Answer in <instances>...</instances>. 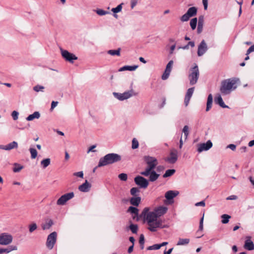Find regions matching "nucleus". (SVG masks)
<instances>
[{
	"instance_id": "nucleus-50",
	"label": "nucleus",
	"mask_w": 254,
	"mask_h": 254,
	"mask_svg": "<svg viewBox=\"0 0 254 254\" xmlns=\"http://www.w3.org/2000/svg\"><path fill=\"white\" fill-rule=\"evenodd\" d=\"M19 113L16 111H13L11 113V116L14 120H17L18 118Z\"/></svg>"
},
{
	"instance_id": "nucleus-12",
	"label": "nucleus",
	"mask_w": 254,
	"mask_h": 254,
	"mask_svg": "<svg viewBox=\"0 0 254 254\" xmlns=\"http://www.w3.org/2000/svg\"><path fill=\"white\" fill-rule=\"evenodd\" d=\"M178 160V151L175 149L171 150L169 155L165 160L170 164H174Z\"/></svg>"
},
{
	"instance_id": "nucleus-55",
	"label": "nucleus",
	"mask_w": 254,
	"mask_h": 254,
	"mask_svg": "<svg viewBox=\"0 0 254 254\" xmlns=\"http://www.w3.org/2000/svg\"><path fill=\"white\" fill-rule=\"evenodd\" d=\"M139 244H144V237L143 234H141L139 240Z\"/></svg>"
},
{
	"instance_id": "nucleus-14",
	"label": "nucleus",
	"mask_w": 254,
	"mask_h": 254,
	"mask_svg": "<svg viewBox=\"0 0 254 254\" xmlns=\"http://www.w3.org/2000/svg\"><path fill=\"white\" fill-rule=\"evenodd\" d=\"M207 50V45L204 40H202L198 46L197 55L199 57L202 56Z\"/></svg>"
},
{
	"instance_id": "nucleus-53",
	"label": "nucleus",
	"mask_w": 254,
	"mask_h": 254,
	"mask_svg": "<svg viewBox=\"0 0 254 254\" xmlns=\"http://www.w3.org/2000/svg\"><path fill=\"white\" fill-rule=\"evenodd\" d=\"M74 176L78 177L81 178L83 177V173L82 171H80L73 173Z\"/></svg>"
},
{
	"instance_id": "nucleus-59",
	"label": "nucleus",
	"mask_w": 254,
	"mask_h": 254,
	"mask_svg": "<svg viewBox=\"0 0 254 254\" xmlns=\"http://www.w3.org/2000/svg\"><path fill=\"white\" fill-rule=\"evenodd\" d=\"M4 253H9L8 248H0V254Z\"/></svg>"
},
{
	"instance_id": "nucleus-38",
	"label": "nucleus",
	"mask_w": 254,
	"mask_h": 254,
	"mask_svg": "<svg viewBox=\"0 0 254 254\" xmlns=\"http://www.w3.org/2000/svg\"><path fill=\"white\" fill-rule=\"evenodd\" d=\"M29 151L31 154V158L35 159L37 156V151L35 148H30Z\"/></svg>"
},
{
	"instance_id": "nucleus-15",
	"label": "nucleus",
	"mask_w": 254,
	"mask_h": 254,
	"mask_svg": "<svg viewBox=\"0 0 254 254\" xmlns=\"http://www.w3.org/2000/svg\"><path fill=\"white\" fill-rule=\"evenodd\" d=\"M168 210V208L164 206H160L154 209V212L158 217H159L165 214Z\"/></svg>"
},
{
	"instance_id": "nucleus-36",
	"label": "nucleus",
	"mask_w": 254,
	"mask_h": 254,
	"mask_svg": "<svg viewBox=\"0 0 254 254\" xmlns=\"http://www.w3.org/2000/svg\"><path fill=\"white\" fill-rule=\"evenodd\" d=\"M123 4H124L123 3H121V4L118 5L116 7L112 8L111 9V11L114 13H117L120 12V11H121V10L122 9Z\"/></svg>"
},
{
	"instance_id": "nucleus-31",
	"label": "nucleus",
	"mask_w": 254,
	"mask_h": 254,
	"mask_svg": "<svg viewBox=\"0 0 254 254\" xmlns=\"http://www.w3.org/2000/svg\"><path fill=\"white\" fill-rule=\"evenodd\" d=\"M51 163V159L50 158L44 159L41 161V165L43 168L45 169Z\"/></svg>"
},
{
	"instance_id": "nucleus-46",
	"label": "nucleus",
	"mask_w": 254,
	"mask_h": 254,
	"mask_svg": "<svg viewBox=\"0 0 254 254\" xmlns=\"http://www.w3.org/2000/svg\"><path fill=\"white\" fill-rule=\"evenodd\" d=\"M139 190L137 188H132L130 189V192L132 195H136V193L139 192Z\"/></svg>"
},
{
	"instance_id": "nucleus-18",
	"label": "nucleus",
	"mask_w": 254,
	"mask_h": 254,
	"mask_svg": "<svg viewBox=\"0 0 254 254\" xmlns=\"http://www.w3.org/2000/svg\"><path fill=\"white\" fill-rule=\"evenodd\" d=\"M250 237H247V239L246 240L244 245V248L249 251L254 250V244L250 240Z\"/></svg>"
},
{
	"instance_id": "nucleus-24",
	"label": "nucleus",
	"mask_w": 254,
	"mask_h": 254,
	"mask_svg": "<svg viewBox=\"0 0 254 254\" xmlns=\"http://www.w3.org/2000/svg\"><path fill=\"white\" fill-rule=\"evenodd\" d=\"M212 102H213V97L212 94H210L207 97V103H206V111L208 112L210 110V109L212 107Z\"/></svg>"
},
{
	"instance_id": "nucleus-3",
	"label": "nucleus",
	"mask_w": 254,
	"mask_h": 254,
	"mask_svg": "<svg viewBox=\"0 0 254 254\" xmlns=\"http://www.w3.org/2000/svg\"><path fill=\"white\" fill-rule=\"evenodd\" d=\"M237 80L234 78H229L221 82L220 91L222 95L229 94L233 90L237 88Z\"/></svg>"
},
{
	"instance_id": "nucleus-32",
	"label": "nucleus",
	"mask_w": 254,
	"mask_h": 254,
	"mask_svg": "<svg viewBox=\"0 0 254 254\" xmlns=\"http://www.w3.org/2000/svg\"><path fill=\"white\" fill-rule=\"evenodd\" d=\"M176 171L175 169H168L167 171H166L165 174L163 175V177L164 178H166L167 177H169L172 176L174 174Z\"/></svg>"
},
{
	"instance_id": "nucleus-47",
	"label": "nucleus",
	"mask_w": 254,
	"mask_h": 254,
	"mask_svg": "<svg viewBox=\"0 0 254 254\" xmlns=\"http://www.w3.org/2000/svg\"><path fill=\"white\" fill-rule=\"evenodd\" d=\"M183 132L186 136V138H187L189 133V127L188 126H185L184 127V128L183 129Z\"/></svg>"
},
{
	"instance_id": "nucleus-10",
	"label": "nucleus",
	"mask_w": 254,
	"mask_h": 254,
	"mask_svg": "<svg viewBox=\"0 0 254 254\" xmlns=\"http://www.w3.org/2000/svg\"><path fill=\"white\" fill-rule=\"evenodd\" d=\"M57 234L56 232L51 233L47 238L46 246L48 249L51 250L53 248L57 240Z\"/></svg>"
},
{
	"instance_id": "nucleus-19",
	"label": "nucleus",
	"mask_w": 254,
	"mask_h": 254,
	"mask_svg": "<svg viewBox=\"0 0 254 254\" xmlns=\"http://www.w3.org/2000/svg\"><path fill=\"white\" fill-rule=\"evenodd\" d=\"M178 194L179 192L178 191L169 190L166 192L165 196L167 200H170L175 197Z\"/></svg>"
},
{
	"instance_id": "nucleus-1",
	"label": "nucleus",
	"mask_w": 254,
	"mask_h": 254,
	"mask_svg": "<svg viewBox=\"0 0 254 254\" xmlns=\"http://www.w3.org/2000/svg\"><path fill=\"white\" fill-rule=\"evenodd\" d=\"M144 160L147 166L144 171L141 172L140 174L144 176L149 177V181L155 182L160 176V174L154 171L158 164V160L155 157L150 156H144Z\"/></svg>"
},
{
	"instance_id": "nucleus-17",
	"label": "nucleus",
	"mask_w": 254,
	"mask_h": 254,
	"mask_svg": "<svg viewBox=\"0 0 254 254\" xmlns=\"http://www.w3.org/2000/svg\"><path fill=\"white\" fill-rule=\"evenodd\" d=\"M194 87H191L188 89V90H187L184 100V103L186 107L188 106V105H189L190 100L194 92Z\"/></svg>"
},
{
	"instance_id": "nucleus-44",
	"label": "nucleus",
	"mask_w": 254,
	"mask_h": 254,
	"mask_svg": "<svg viewBox=\"0 0 254 254\" xmlns=\"http://www.w3.org/2000/svg\"><path fill=\"white\" fill-rule=\"evenodd\" d=\"M160 249L159 244H155L152 246H149L147 248V250H159Z\"/></svg>"
},
{
	"instance_id": "nucleus-22",
	"label": "nucleus",
	"mask_w": 254,
	"mask_h": 254,
	"mask_svg": "<svg viewBox=\"0 0 254 254\" xmlns=\"http://www.w3.org/2000/svg\"><path fill=\"white\" fill-rule=\"evenodd\" d=\"M40 117V114L39 112L36 111L34 112L32 114L29 115L26 118V120L27 121H31L34 120V119H38Z\"/></svg>"
},
{
	"instance_id": "nucleus-27",
	"label": "nucleus",
	"mask_w": 254,
	"mask_h": 254,
	"mask_svg": "<svg viewBox=\"0 0 254 254\" xmlns=\"http://www.w3.org/2000/svg\"><path fill=\"white\" fill-rule=\"evenodd\" d=\"M121 49L120 48H118L117 50H110L107 51V53L111 56H120L121 55Z\"/></svg>"
},
{
	"instance_id": "nucleus-6",
	"label": "nucleus",
	"mask_w": 254,
	"mask_h": 254,
	"mask_svg": "<svg viewBox=\"0 0 254 254\" xmlns=\"http://www.w3.org/2000/svg\"><path fill=\"white\" fill-rule=\"evenodd\" d=\"M113 94L114 96L120 101L127 100L136 95L133 89L125 91L123 93L114 92Z\"/></svg>"
},
{
	"instance_id": "nucleus-54",
	"label": "nucleus",
	"mask_w": 254,
	"mask_h": 254,
	"mask_svg": "<svg viewBox=\"0 0 254 254\" xmlns=\"http://www.w3.org/2000/svg\"><path fill=\"white\" fill-rule=\"evenodd\" d=\"M8 250L9 253L12 251H16L17 250V247L16 246H10L9 247H8Z\"/></svg>"
},
{
	"instance_id": "nucleus-34",
	"label": "nucleus",
	"mask_w": 254,
	"mask_h": 254,
	"mask_svg": "<svg viewBox=\"0 0 254 254\" xmlns=\"http://www.w3.org/2000/svg\"><path fill=\"white\" fill-rule=\"evenodd\" d=\"M222 219L221 222L223 224H227L229 222L231 216L228 214H223L221 216Z\"/></svg>"
},
{
	"instance_id": "nucleus-23",
	"label": "nucleus",
	"mask_w": 254,
	"mask_h": 254,
	"mask_svg": "<svg viewBox=\"0 0 254 254\" xmlns=\"http://www.w3.org/2000/svg\"><path fill=\"white\" fill-rule=\"evenodd\" d=\"M129 202L131 205L137 206L141 202V197L140 196L132 197L130 198Z\"/></svg>"
},
{
	"instance_id": "nucleus-57",
	"label": "nucleus",
	"mask_w": 254,
	"mask_h": 254,
	"mask_svg": "<svg viewBox=\"0 0 254 254\" xmlns=\"http://www.w3.org/2000/svg\"><path fill=\"white\" fill-rule=\"evenodd\" d=\"M203 216L202 217V218H201L200 220V222H199V229L200 230V231H202L203 230Z\"/></svg>"
},
{
	"instance_id": "nucleus-26",
	"label": "nucleus",
	"mask_w": 254,
	"mask_h": 254,
	"mask_svg": "<svg viewBox=\"0 0 254 254\" xmlns=\"http://www.w3.org/2000/svg\"><path fill=\"white\" fill-rule=\"evenodd\" d=\"M138 209L133 206H129L127 209V212L130 213L132 214H134L133 218L135 219V217H137L138 214Z\"/></svg>"
},
{
	"instance_id": "nucleus-20",
	"label": "nucleus",
	"mask_w": 254,
	"mask_h": 254,
	"mask_svg": "<svg viewBox=\"0 0 254 254\" xmlns=\"http://www.w3.org/2000/svg\"><path fill=\"white\" fill-rule=\"evenodd\" d=\"M90 188L91 185L86 180L84 183L79 186L78 189L80 191L85 192H88Z\"/></svg>"
},
{
	"instance_id": "nucleus-62",
	"label": "nucleus",
	"mask_w": 254,
	"mask_h": 254,
	"mask_svg": "<svg viewBox=\"0 0 254 254\" xmlns=\"http://www.w3.org/2000/svg\"><path fill=\"white\" fill-rule=\"evenodd\" d=\"M205 202L204 201H201L197 202L195 204V205L196 206H201L204 207L205 206Z\"/></svg>"
},
{
	"instance_id": "nucleus-8",
	"label": "nucleus",
	"mask_w": 254,
	"mask_h": 254,
	"mask_svg": "<svg viewBox=\"0 0 254 254\" xmlns=\"http://www.w3.org/2000/svg\"><path fill=\"white\" fill-rule=\"evenodd\" d=\"M62 57L67 62L73 63L74 60L77 59V57L72 53L69 52L68 51L60 49Z\"/></svg>"
},
{
	"instance_id": "nucleus-40",
	"label": "nucleus",
	"mask_w": 254,
	"mask_h": 254,
	"mask_svg": "<svg viewBox=\"0 0 254 254\" xmlns=\"http://www.w3.org/2000/svg\"><path fill=\"white\" fill-rule=\"evenodd\" d=\"M173 64V61H170L169 62V63L167 64L165 70L167 71H169V72H171Z\"/></svg>"
},
{
	"instance_id": "nucleus-25",
	"label": "nucleus",
	"mask_w": 254,
	"mask_h": 254,
	"mask_svg": "<svg viewBox=\"0 0 254 254\" xmlns=\"http://www.w3.org/2000/svg\"><path fill=\"white\" fill-rule=\"evenodd\" d=\"M215 101L216 102V104H218V105H220V106H221V107L223 108H228V106L226 105L223 101V99L221 97V96L219 95L215 99Z\"/></svg>"
},
{
	"instance_id": "nucleus-63",
	"label": "nucleus",
	"mask_w": 254,
	"mask_h": 254,
	"mask_svg": "<svg viewBox=\"0 0 254 254\" xmlns=\"http://www.w3.org/2000/svg\"><path fill=\"white\" fill-rule=\"evenodd\" d=\"M157 171L158 172H161L164 170V167L163 166H158L156 168Z\"/></svg>"
},
{
	"instance_id": "nucleus-5",
	"label": "nucleus",
	"mask_w": 254,
	"mask_h": 254,
	"mask_svg": "<svg viewBox=\"0 0 254 254\" xmlns=\"http://www.w3.org/2000/svg\"><path fill=\"white\" fill-rule=\"evenodd\" d=\"M199 75L198 67L197 65L195 64L193 67L190 69V73L189 74V79L190 85H194L197 82Z\"/></svg>"
},
{
	"instance_id": "nucleus-43",
	"label": "nucleus",
	"mask_w": 254,
	"mask_h": 254,
	"mask_svg": "<svg viewBox=\"0 0 254 254\" xmlns=\"http://www.w3.org/2000/svg\"><path fill=\"white\" fill-rule=\"evenodd\" d=\"M119 178L123 181H126L127 179V175L125 173H121L118 176Z\"/></svg>"
},
{
	"instance_id": "nucleus-45",
	"label": "nucleus",
	"mask_w": 254,
	"mask_h": 254,
	"mask_svg": "<svg viewBox=\"0 0 254 254\" xmlns=\"http://www.w3.org/2000/svg\"><path fill=\"white\" fill-rule=\"evenodd\" d=\"M45 88L43 86L37 85L33 87V90L36 92L43 91V90Z\"/></svg>"
},
{
	"instance_id": "nucleus-2",
	"label": "nucleus",
	"mask_w": 254,
	"mask_h": 254,
	"mask_svg": "<svg viewBox=\"0 0 254 254\" xmlns=\"http://www.w3.org/2000/svg\"><path fill=\"white\" fill-rule=\"evenodd\" d=\"M142 214L148 225V229L151 232H155L158 228H163L162 221L153 211H149V208H145Z\"/></svg>"
},
{
	"instance_id": "nucleus-52",
	"label": "nucleus",
	"mask_w": 254,
	"mask_h": 254,
	"mask_svg": "<svg viewBox=\"0 0 254 254\" xmlns=\"http://www.w3.org/2000/svg\"><path fill=\"white\" fill-rule=\"evenodd\" d=\"M137 2L138 0H130V7L131 9H133L135 7Z\"/></svg>"
},
{
	"instance_id": "nucleus-30",
	"label": "nucleus",
	"mask_w": 254,
	"mask_h": 254,
	"mask_svg": "<svg viewBox=\"0 0 254 254\" xmlns=\"http://www.w3.org/2000/svg\"><path fill=\"white\" fill-rule=\"evenodd\" d=\"M23 168V166L21 165L20 164L15 163L13 164V171L14 173L19 172Z\"/></svg>"
},
{
	"instance_id": "nucleus-42",
	"label": "nucleus",
	"mask_w": 254,
	"mask_h": 254,
	"mask_svg": "<svg viewBox=\"0 0 254 254\" xmlns=\"http://www.w3.org/2000/svg\"><path fill=\"white\" fill-rule=\"evenodd\" d=\"M129 229L133 233L136 234L138 230V227L137 225L132 224L129 226Z\"/></svg>"
},
{
	"instance_id": "nucleus-21",
	"label": "nucleus",
	"mask_w": 254,
	"mask_h": 254,
	"mask_svg": "<svg viewBox=\"0 0 254 254\" xmlns=\"http://www.w3.org/2000/svg\"><path fill=\"white\" fill-rule=\"evenodd\" d=\"M138 66L137 65H125L121 67L119 69V71H123L125 70L134 71L138 68Z\"/></svg>"
},
{
	"instance_id": "nucleus-41",
	"label": "nucleus",
	"mask_w": 254,
	"mask_h": 254,
	"mask_svg": "<svg viewBox=\"0 0 254 254\" xmlns=\"http://www.w3.org/2000/svg\"><path fill=\"white\" fill-rule=\"evenodd\" d=\"M37 228V224L35 223H33L29 226V231L30 233H32Z\"/></svg>"
},
{
	"instance_id": "nucleus-9",
	"label": "nucleus",
	"mask_w": 254,
	"mask_h": 254,
	"mask_svg": "<svg viewBox=\"0 0 254 254\" xmlns=\"http://www.w3.org/2000/svg\"><path fill=\"white\" fill-rule=\"evenodd\" d=\"M74 196L73 192L65 193L62 195L57 200V204L58 205H64L69 200L72 199Z\"/></svg>"
},
{
	"instance_id": "nucleus-64",
	"label": "nucleus",
	"mask_w": 254,
	"mask_h": 254,
	"mask_svg": "<svg viewBox=\"0 0 254 254\" xmlns=\"http://www.w3.org/2000/svg\"><path fill=\"white\" fill-rule=\"evenodd\" d=\"M237 198V196L235 195H230L227 198V200H235Z\"/></svg>"
},
{
	"instance_id": "nucleus-58",
	"label": "nucleus",
	"mask_w": 254,
	"mask_h": 254,
	"mask_svg": "<svg viewBox=\"0 0 254 254\" xmlns=\"http://www.w3.org/2000/svg\"><path fill=\"white\" fill-rule=\"evenodd\" d=\"M202 3L204 6V9L206 10L208 7V0H202Z\"/></svg>"
},
{
	"instance_id": "nucleus-37",
	"label": "nucleus",
	"mask_w": 254,
	"mask_h": 254,
	"mask_svg": "<svg viewBox=\"0 0 254 254\" xmlns=\"http://www.w3.org/2000/svg\"><path fill=\"white\" fill-rule=\"evenodd\" d=\"M197 22V18L195 17L191 19L190 21V26L192 30H194L196 28Z\"/></svg>"
},
{
	"instance_id": "nucleus-60",
	"label": "nucleus",
	"mask_w": 254,
	"mask_h": 254,
	"mask_svg": "<svg viewBox=\"0 0 254 254\" xmlns=\"http://www.w3.org/2000/svg\"><path fill=\"white\" fill-rule=\"evenodd\" d=\"M227 148H229L232 150L234 151L236 148V146L234 144H230L227 146Z\"/></svg>"
},
{
	"instance_id": "nucleus-39",
	"label": "nucleus",
	"mask_w": 254,
	"mask_h": 254,
	"mask_svg": "<svg viewBox=\"0 0 254 254\" xmlns=\"http://www.w3.org/2000/svg\"><path fill=\"white\" fill-rule=\"evenodd\" d=\"M138 146L139 144L138 140L135 138H133L132 140V148L133 149H136L138 147Z\"/></svg>"
},
{
	"instance_id": "nucleus-13",
	"label": "nucleus",
	"mask_w": 254,
	"mask_h": 254,
	"mask_svg": "<svg viewBox=\"0 0 254 254\" xmlns=\"http://www.w3.org/2000/svg\"><path fill=\"white\" fill-rule=\"evenodd\" d=\"M212 146V142L209 140L206 143H200L197 145V151L200 153L204 151H207Z\"/></svg>"
},
{
	"instance_id": "nucleus-33",
	"label": "nucleus",
	"mask_w": 254,
	"mask_h": 254,
	"mask_svg": "<svg viewBox=\"0 0 254 254\" xmlns=\"http://www.w3.org/2000/svg\"><path fill=\"white\" fill-rule=\"evenodd\" d=\"M53 225V222L51 219L48 220L45 224L42 225L43 230L49 229Z\"/></svg>"
},
{
	"instance_id": "nucleus-7",
	"label": "nucleus",
	"mask_w": 254,
	"mask_h": 254,
	"mask_svg": "<svg viewBox=\"0 0 254 254\" xmlns=\"http://www.w3.org/2000/svg\"><path fill=\"white\" fill-rule=\"evenodd\" d=\"M13 240L12 236L7 233L0 234V245L7 246L11 243Z\"/></svg>"
},
{
	"instance_id": "nucleus-51",
	"label": "nucleus",
	"mask_w": 254,
	"mask_h": 254,
	"mask_svg": "<svg viewBox=\"0 0 254 254\" xmlns=\"http://www.w3.org/2000/svg\"><path fill=\"white\" fill-rule=\"evenodd\" d=\"M203 24L202 23H198L197 25V32L198 34L201 33L203 30Z\"/></svg>"
},
{
	"instance_id": "nucleus-35",
	"label": "nucleus",
	"mask_w": 254,
	"mask_h": 254,
	"mask_svg": "<svg viewBox=\"0 0 254 254\" xmlns=\"http://www.w3.org/2000/svg\"><path fill=\"white\" fill-rule=\"evenodd\" d=\"M95 11L98 15H100V16H103V15H105L106 14H110V12H109L108 11L104 10L102 9H97L96 10H95Z\"/></svg>"
},
{
	"instance_id": "nucleus-56",
	"label": "nucleus",
	"mask_w": 254,
	"mask_h": 254,
	"mask_svg": "<svg viewBox=\"0 0 254 254\" xmlns=\"http://www.w3.org/2000/svg\"><path fill=\"white\" fill-rule=\"evenodd\" d=\"M254 52V44L251 46L247 51L246 55L250 54L251 52Z\"/></svg>"
},
{
	"instance_id": "nucleus-16",
	"label": "nucleus",
	"mask_w": 254,
	"mask_h": 254,
	"mask_svg": "<svg viewBox=\"0 0 254 254\" xmlns=\"http://www.w3.org/2000/svg\"><path fill=\"white\" fill-rule=\"evenodd\" d=\"M18 147V143L17 142L13 141L5 145H0V149L9 151L14 148Z\"/></svg>"
},
{
	"instance_id": "nucleus-11",
	"label": "nucleus",
	"mask_w": 254,
	"mask_h": 254,
	"mask_svg": "<svg viewBox=\"0 0 254 254\" xmlns=\"http://www.w3.org/2000/svg\"><path fill=\"white\" fill-rule=\"evenodd\" d=\"M135 183L140 188L146 189L149 184L148 181L143 177L138 176L134 178Z\"/></svg>"
},
{
	"instance_id": "nucleus-61",
	"label": "nucleus",
	"mask_w": 254,
	"mask_h": 254,
	"mask_svg": "<svg viewBox=\"0 0 254 254\" xmlns=\"http://www.w3.org/2000/svg\"><path fill=\"white\" fill-rule=\"evenodd\" d=\"M58 102L57 101H52L51 103V110L54 109L58 105Z\"/></svg>"
},
{
	"instance_id": "nucleus-28",
	"label": "nucleus",
	"mask_w": 254,
	"mask_h": 254,
	"mask_svg": "<svg viewBox=\"0 0 254 254\" xmlns=\"http://www.w3.org/2000/svg\"><path fill=\"white\" fill-rule=\"evenodd\" d=\"M190 17L195 16L197 13V8L195 7L189 8L186 12Z\"/></svg>"
},
{
	"instance_id": "nucleus-4",
	"label": "nucleus",
	"mask_w": 254,
	"mask_h": 254,
	"mask_svg": "<svg viewBox=\"0 0 254 254\" xmlns=\"http://www.w3.org/2000/svg\"><path fill=\"white\" fill-rule=\"evenodd\" d=\"M121 160V156L116 153H109L101 157L99 161L98 167H103L112 164Z\"/></svg>"
},
{
	"instance_id": "nucleus-48",
	"label": "nucleus",
	"mask_w": 254,
	"mask_h": 254,
	"mask_svg": "<svg viewBox=\"0 0 254 254\" xmlns=\"http://www.w3.org/2000/svg\"><path fill=\"white\" fill-rule=\"evenodd\" d=\"M190 18V16H189L188 14H187V13H186L181 17V20L182 22L188 21L189 20Z\"/></svg>"
},
{
	"instance_id": "nucleus-49",
	"label": "nucleus",
	"mask_w": 254,
	"mask_h": 254,
	"mask_svg": "<svg viewBox=\"0 0 254 254\" xmlns=\"http://www.w3.org/2000/svg\"><path fill=\"white\" fill-rule=\"evenodd\" d=\"M170 72L165 70L163 74L162 75V79L163 80H166L169 76Z\"/></svg>"
},
{
	"instance_id": "nucleus-29",
	"label": "nucleus",
	"mask_w": 254,
	"mask_h": 254,
	"mask_svg": "<svg viewBox=\"0 0 254 254\" xmlns=\"http://www.w3.org/2000/svg\"><path fill=\"white\" fill-rule=\"evenodd\" d=\"M190 239H182V238H179V240L177 243V246H183V245H187L190 243Z\"/></svg>"
}]
</instances>
